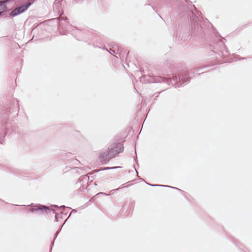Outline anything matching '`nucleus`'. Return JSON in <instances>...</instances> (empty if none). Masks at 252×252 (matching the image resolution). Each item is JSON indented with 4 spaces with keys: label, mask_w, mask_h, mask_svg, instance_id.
Here are the masks:
<instances>
[{
    "label": "nucleus",
    "mask_w": 252,
    "mask_h": 252,
    "mask_svg": "<svg viewBox=\"0 0 252 252\" xmlns=\"http://www.w3.org/2000/svg\"><path fill=\"white\" fill-rule=\"evenodd\" d=\"M51 207L52 208L50 209L47 206L40 204H36L31 207L30 209V211L31 212H37L40 214H43L44 213L46 214L50 213L55 214V221H59L60 220L63 219V212H61L60 213H55V211L59 208H65V207L64 205H63L60 207H59L58 206L56 205H52Z\"/></svg>",
    "instance_id": "4"
},
{
    "label": "nucleus",
    "mask_w": 252,
    "mask_h": 252,
    "mask_svg": "<svg viewBox=\"0 0 252 252\" xmlns=\"http://www.w3.org/2000/svg\"><path fill=\"white\" fill-rule=\"evenodd\" d=\"M205 72H206V71L202 72V73H205ZM198 74L199 75V74H200V73H198Z\"/></svg>",
    "instance_id": "29"
},
{
    "label": "nucleus",
    "mask_w": 252,
    "mask_h": 252,
    "mask_svg": "<svg viewBox=\"0 0 252 252\" xmlns=\"http://www.w3.org/2000/svg\"><path fill=\"white\" fill-rule=\"evenodd\" d=\"M31 5V3L30 2H25L12 10L9 13V15L12 17H15L24 12Z\"/></svg>",
    "instance_id": "7"
},
{
    "label": "nucleus",
    "mask_w": 252,
    "mask_h": 252,
    "mask_svg": "<svg viewBox=\"0 0 252 252\" xmlns=\"http://www.w3.org/2000/svg\"><path fill=\"white\" fill-rule=\"evenodd\" d=\"M2 2H3V4H5V3H7L10 1V0H1Z\"/></svg>",
    "instance_id": "19"
},
{
    "label": "nucleus",
    "mask_w": 252,
    "mask_h": 252,
    "mask_svg": "<svg viewBox=\"0 0 252 252\" xmlns=\"http://www.w3.org/2000/svg\"><path fill=\"white\" fill-rule=\"evenodd\" d=\"M0 8L1 10H5L7 9V6L6 5L3 4V2H2L1 0H0Z\"/></svg>",
    "instance_id": "15"
},
{
    "label": "nucleus",
    "mask_w": 252,
    "mask_h": 252,
    "mask_svg": "<svg viewBox=\"0 0 252 252\" xmlns=\"http://www.w3.org/2000/svg\"><path fill=\"white\" fill-rule=\"evenodd\" d=\"M68 217H67V218H66V219L65 220V221H64V223H65V222L66 220H67V219H68ZM64 224V223H63V225Z\"/></svg>",
    "instance_id": "27"
},
{
    "label": "nucleus",
    "mask_w": 252,
    "mask_h": 252,
    "mask_svg": "<svg viewBox=\"0 0 252 252\" xmlns=\"http://www.w3.org/2000/svg\"><path fill=\"white\" fill-rule=\"evenodd\" d=\"M237 246L241 250H243L244 251V252H246V251L244 250V249H245V247L244 246H243V245H241L240 244H239V243H236Z\"/></svg>",
    "instance_id": "14"
},
{
    "label": "nucleus",
    "mask_w": 252,
    "mask_h": 252,
    "mask_svg": "<svg viewBox=\"0 0 252 252\" xmlns=\"http://www.w3.org/2000/svg\"><path fill=\"white\" fill-rule=\"evenodd\" d=\"M115 57H116L117 58H118V57L117 56V55H115Z\"/></svg>",
    "instance_id": "34"
},
{
    "label": "nucleus",
    "mask_w": 252,
    "mask_h": 252,
    "mask_svg": "<svg viewBox=\"0 0 252 252\" xmlns=\"http://www.w3.org/2000/svg\"><path fill=\"white\" fill-rule=\"evenodd\" d=\"M144 182H145L147 184H148L147 182H146V181H144Z\"/></svg>",
    "instance_id": "36"
},
{
    "label": "nucleus",
    "mask_w": 252,
    "mask_h": 252,
    "mask_svg": "<svg viewBox=\"0 0 252 252\" xmlns=\"http://www.w3.org/2000/svg\"><path fill=\"white\" fill-rule=\"evenodd\" d=\"M185 1H186L187 2H188V1H189V0H185Z\"/></svg>",
    "instance_id": "30"
},
{
    "label": "nucleus",
    "mask_w": 252,
    "mask_h": 252,
    "mask_svg": "<svg viewBox=\"0 0 252 252\" xmlns=\"http://www.w3.org/2000/svg\"><path fill=\"white\" fill-rule=\"evenodd\" d=\"M135 162H136V164H137V165H138V161H137V158H136V159H135Z\"/></svg>",
    "instance_id": "25"
},
{
    "label": "nucleus",
    "mask_w": 252,
    "mask_h": 252,
    "mask_svg": "<svg viewBox=\"0 0 252 252\" xmlns=\"http://www.w3.org/2000/svg\"><path fill=\"white\" fill-rule=\"evenodd\" d=\"M193 6H194V8H195V9L196 10L195 6L194 5H193Z\"/></svg>",
    "instance_id": "32"
},
{
    "label": "nucleus",
    "mask_w": 252,
    "mask_h": 252,
    "mask_svg": "<svg viewBox=\"0 0 252 252\" xmlns=\"http://www.w3.org/2000/svg\"><path fill=\"white\" fill-rule=\"evenodd\" d=\"M122 186H123V185H122L120 188H118V189H112L111 190L110 192L112 194L113 193L114 190H118L122 188Z\"/></svg>",
    "instance_id": "16"
},
{
    "label": "nucleus",
    "mask_w": 252,
    "mask_h": 252,
    "mask_svg": "<svg viewBox=\"0 0 252 252\" xmlns=\"http://www.w3.org/2000/svg\"><path fill=\"white\" fill-rule=\"evenodd\" d=\"M63 0H56L53 4V9L54 12L58 15L63 14V11L62 7Z\"/></svg>",
    "instance_id": "9"
},
{
    "label": "nucleus",
    "mask_w": 252,
    "mask_h": 252,
    "mask_svg": "<svg viewBox=\"0 0 252 252\" xmlns=\"http://www.w3.org/2000/svg\"><path fill=\"white\" fill-rule=\"evenodd\" d=\"M115 57H116L117 58H118V57L117 56V55H115Z\"/></svg>",
    "instance_id": "35"
},
{
    "label": "nucleus",
    "mask_w": 252,
    "mask_h": 252,
    "mask_svg": "<svg viewBox=\"0 0 252 252\" xmlns=\"http://www.w3.org/2000/svg\"><path fill=\"white\" fill-rule=\"evenodd\" d=\"M196 18H197V17L195 15L194 18H192L191 20L192 31L194 35L196 36H202L204 35V29L201 25V21L199 20H197Z\"/></svg>",
    "instance_id": "6"
},
{
    "label": "nucleus",
    "mask_w": 252,
    "mask_h": 252,
    "mask_svg": "<svg viewBox=\"0 0 252 252\" xmlns=\"http://www.w3.org/2000/svg\"><path fill=\"white\" fill-rule=\"evenodd\" d=\"M50 22L53 23L55 26H57L59 29L60 28L63 29L65 32H68L70 33V30L71 28L70 27H72L71 25H69L68 19L67 18L64 19L56 18L51 19L49 21Z\"/></svg>",
    "instance_id": "5"
},
{
    "label": "nucleus",
    "mask_w": 252,
    "mask_h": 252,
    "mask_svg": "<svg viewBox=\"0 0 252 252\" xmlns=\"http://www.w3.org/2000/svg\"><path fill=\"white\" fill-rule=\"evenodd\" d=\"M115 57H116L117 58H118V57L117 56V55H115Z\"/></svg>",
    "instance_id": "33"
},
{
    "label": "nucleus",
    "mask_w": 252,
    "mask_h": 252,
    "mask_svg": "<svg viewBox=\"0 0 252 252\" xmlns=\"http://www.w3.org/2000/svg\"><path fill=\"white\" fill-rule=\"evenodd\" d=\"M19 101L15 98L6 99L4 100L2 105H0V115L1 119V125L0 127V143L3 144L2 138L7 134L12 133L16 130L15 126L8 122V116L9 114L15 113L18 115L19 110Z\"/></svg>",
    "instance_id": "1"
},
{
    "label": "nucleus",
    "mask_w": 252,
    "mask_h": 252,
    "mask_svg": "<svg viewBox=\"0 0 252 252\" xmlns=\"http://www.w3.org/2000/svg\"><path fill=\"white\" fill-rule=\"evenodd\" d=\"M120 166H115V167H104V168H101V169L97 170L96 171V172H98L99 171H102V170H109V169H115V168H120Z\"/></svg>",
    "instance_id": "13"
},
{
    "label": "nucleus",
    "mask_w": 252,
    "mask_h": 252,
    "mask_svg": "<svg viewBox=\"0 0 252 252\" xmlns=\"http://www.w3.org/2000/svg\"><path fill=\"white\" fill-rule=\"evenodd\" d=\"M72 211L74 212H76V211L75 210H73Z\"/></svg>",
    "instance_id": "31"
},
{
    "label": "nucleus",
    "mask_w": 252,
    "mask_h": 252,
    "mask_svg": "<svg viewBox=\"0 0 252 252\" xmlns=\"http://www.w3.org/2000/svg\"><path fill=\"white\" fill-rule=\"evenodd\" d=\"M244 59H246V58H240V60H244Z\"/></svg>",
    "instance_id": "26"
},
{
    "label": "nucleus",
    "mask_w": 252,
    "mask_h": 252,
    "mask_svg": "<svg viewBox=\"0 0 252 252\" xmlns=\"http://www.w3.org/2000/svg\"><path fill=\"white\" fill-rule=\"evenodd\" d=\"M63 226V225L62 226V227H61V228L60 229V230H59L57 232L56 235L55 237H54V239H56V238L57 237V236H58V234H59V232L61 231V229H62V228Z\"/></svg>",
    "instance_id": "20"
},
{
    "label": "nucleus",
    "mask_w": 252,
    "mask_h": 252,
    "mask_svg": "<svg viewBox=\"0 0 252 252\" xmlns=\"http://www.w3.org/2000/svg\"><path fill=\"white\" fill-rule=\"evenodd\" d=\"M197 13L198 15H201V13L200 11H197Z\"/></svg>",
    "instance_id": "24"
},
{
    "label": "nucleus",
    "mask_w": 252,
    "mask_h": 252,
    "mask_svg": "<svg viewBox=\"0 0 252 252\" xmlns=\"http://www.w3.org/2000/svg\"><path fill=\"white\" fill-rule=\"evenodd\" d=\"M147 184L148 185L152 186V187H158V186H159V187H166V188H170L175 189L179 190L180 191L181 190V189H179L178 188H175V187H171V186H168V185H158V184Z\"/></svg>",
    "instance_id": "12"
},
{
    "label": "nucleus",
    "mask_w": 252,
    "mask_h": 252,
    "mask_svg": "<svg viewBox=\"0 0 252 252\" xmlns=\"http://www.w3.org/2000/svg\"><path fill=\"white\" fill-rule=\"evenodd\" d=\"M159 93V92L156 93L155 94L153 95V96L158 97Z\"/></svg>",
    "instance_id": "22"
},
{
    "label": "nucleus",
    "mask_w": 252,
    "mask_h": 252,
    "mask_svg": "<svg viewBox=\"0 0 252 252\" xmlns=\"http://www.w3.org/2000/svg\"><path fill=\"white\" fill-rule=\"evenodd\" d=\"M110 154L109 150L100 153L99 156L100 161L106 163L108 162L111 158H113L111 157Z\"/></svg>",
    "instance_id": "10"
},
{
    "label": "nucleus",
    "mask_w": 252,
    "mask_h": 252,
    "mask_svg": "<svg viewBox=\"0 0 252 252\" xmlns=\"http://www.w3.org/2000/svg\"><path fill=\"white\" fill-rule=\"evenodd\" d=\"M206 67H208V66H205L203 67H199V68H198L197 69V71L199 72V71H200L203 68H206Z\"/></svg>",
    "instance_id": "17"
},
{
    "label": "nucleus",
    "mask_w": 252,
    "mask_h": 252,
    "mask_svg": "<svg viewBox=\"0 0 252 252\" xmlns=\"http://www.w3.org/2000/svg\"><path fill=\"white\" fill-rule=\"evenodd\" d=\"M124 147L122 144L117 143L113 144L112 147L110 149L108 148V150H109L111 157L114 158L115 156L119 154L120 153H122L124 151Z\"/></svg>",
    "instance_id": "8"
},
{
    "label": "nucleus",
    "mask_w": 252,
    "mask_h": 252,
    "mask_svg": "<svg viewBox=\"0 0 252 252\" xmlns=\"http://www.w3.org/2000/svg\"><path fill=\"white\" fill-rule=\"evenodd\" d=\"M70 28H71L69 31L70 33L77 40L86 42L93 40L94 41V43L97 42V35L95 33L87 30H79L74 27H70Z\"/></svg>",
    "instance_id": "3"
},
{
    "label": "nucleus",
    "mask_w": 252,
    "mask_h": 252,
    "mask_svg": "<svg viewBox=\"0 0 252 252\" xmlns=\"http://www.w3.org/2000/svg\"><path fill=\"white\" fill-rule=\"evenodd\" d=\"M194 75L195 71L193 70L184 71L173 75L172 78L159 76L156 79L155 82L164 83L168 85L172 84L176 88L183 87L189 82L190 78Z\"/></svg>",
    "instance_id": "2"
},
{
    "label": "nucleus",
    "mask_w": 252,
    "mask_h": 252,
    "mask_svg": "<svg viewBox=\"0 0 252 252\" xmlns=\"http://www.w3.org/2000/svg\"><path fill=\"white\" fill-rule=\"evenodd\" d=\"M34 0H28L27 2H30L31 4L33 2Z\"/></svg>",
    "instance_id": "23"
},
{
    "label": "nucleus",
    "mask_w": 252,
    "mask_h": 252,
    "mask_svg": "<svg viewBox=\"0 0 252 252\" xmlns=\"http://www.w3.org/2000/svg\"><path fill=\"white\" fill-rule=\"evenodd\" d=\"M5 11H7V10L6 9L5 10H2V11L0 10V16L2 15Z\"/></svg>",
    "instance_id": "21"
},
{
    "label": "nucleus",
    "mask_w": 252,
    "mask_h": 252,
    "mask_svg": "<svg viewBox=\"0 0 252 252\" xmlns=\"http://www.w3.org/2000/svg\"><path fill=\"white\" fill-rule=\"evenodd\" d=\"M99 40H97V42L96 43H94V46L95 47L99 48L101 49H103V50H106L107 51L109 52V53H111V54H113L111 52H113L115 53V51L114 50L110 49V51H108V49L105 48V47L103 46V41L101 39H99Z\"/></svg>",
    "instance_id": "11"
},
{
    "label": "nucleus",
    "mask_w": 252,
    "mask_h": 252,
    "mask_svg": "<svg viewBox=\"0 0 252 252\" xmlns=\"http://www.w3.org/2000/svg\"><path fill=\"white\" fill-rule=\"evenodd\" d=\"M214 47L213 46H210L209 50H210V51L214 52Z\"/></svg>",
    "instance_id": "18"
},
{
    "label": "nucleus",
    "mask_w": 252,
    "mask_h": 252,
    "mask_svg": "<svg viewBox=\"0 0 252 252\" xmlns=\"http://www.w3.org/2000/svg\"><path fill=\"white\" fill-rule=\"evenodd\" d=\"M71 214V213H70L69 214V215H68V218H69V217L70 216Z\"/></svg>",
    "instance_id": "28"
}]
</instances>
